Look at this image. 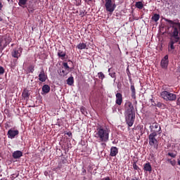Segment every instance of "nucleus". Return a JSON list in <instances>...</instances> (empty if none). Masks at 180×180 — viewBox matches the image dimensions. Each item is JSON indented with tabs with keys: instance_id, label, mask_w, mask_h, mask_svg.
<instances>
[{
	"instance_id": "9b49d317",
	"label": "nucleus",
	"mask_w": 180,
	"mask_h": 180,
	"mask_svg": "<svg viewBox=\"0 0 180 180\" xmlns=\"http://www.w3.org/2000/svg\"><path fill=\"white\" fill-rule=\"evenodd\" d=\"M22 48L13 49L11 53L12 57H13L14 58H18L19 57H20V54H22Z\"/></svg>"
},
{
	"instance_id": "09e8293b",
	"label": "nucleus",
	"mask_w": 180,
	"mask_h": 180,
	"mask_svg": "<svg viewBox=\"0 0 180 180\" xmlns=\"http://www.w3.org/2000/svg\"><path fill=\"white\" fill-rule=\"evenodd\" d=\"M4 20V19H2L1 17H0V22H2Z\"/></svg>"
},
{
	"instance_id": "603ef678",
	"label": "nucleus",
	"mask_w": 180,
	"mask_h": 180,
	"mask_svg": "<svg viewBox=\"0 0 180 180\" xmlns=\"http://www.w3.org/2000/svg\"><path fill=\"white\" fill-rule=\"evenodd\" d=\"M108 71H110V69H108Z\"/></svg>"
},
{
	"instance_id": "8fccbe9b",
	"label": "nucleus",
	"mask_w": 180,
	"mask_h": 180,
	"mask_svg": "<svg viewBox=\"0 0 180 180\" xmlns=\"http://www.w3.org/2000/svg\"><path fill=\"white\" fill-rule=\"evenodd\" d=\"M156 105H157V103H154L153 104V106H157Z\"/></svg>"
},
{
	"instance_id": "37998d69",
	"label": "nucleus",
	"mask_w": 180,
	"mask_h": 180,
	"mask_svg": "<svg viewBox=\"0 0 180 180\" xmlns=\"http://www.w3.org/2000/svg\"><path fill=\"white\" fill-rule=\"evenodd\" d=\"M72 134L71 132H68V133H67V135L69 136V137H70V136H72Z\"/></svg>"
},
{
	"instance_id": "423d86ee",
	"label": "nucleus",
	"mask_w": 180,
	"mask_h": 180,
	"mask_svg": "<svg viewBox=\"0 0 180 180\" xmlns=\"http://www.w3.org/2000/svg\"><path fill=\"white\" fill-rule=\"evenodd\" d=\"M151 133H155L156 134H161V127L160 126V124L157 122H154L152 125L150 127Z\"/></svg>"
},
{
	"instance_id": "7c9ffc66",
	"label": "nucleus",
	"mask_w": 180,
	"mask_h": 180,
	"mask_svg": "<svg viewBox=\"0 0 180 180\" xmlns=\"http://www.w3.org/2000/svg\"><path fill=\"white\" fill-rule=\"evenodd\" d=\"M79 15L82 16V18H84L85 15H86V13H85V10H82L79 11Z\"/></svg>"
},
{
	"instance_id": "2f4dec72",
	"label": "nucleus",
	"mask_w": 180,
	"mask_h": 180,
	"mask_svg": "<svg viewBox=\"0 0 180 180\" xmlns=\"http://www.w3.org/2000/svg\"><path fill=\"white\" fill-rule=\"evenodd\" d=\"M167 155H169V157H172V158H175V157H176V155L174 153H168Z\"/></svg>"
},
{
	"instance_id": "c85d7f7f",
	"label": "nucleus",
	"mask_w": 180,
	"mask_h": 180,
	"mask_svg": "<svg viewBox=\"0 0 180 180\" xmlns=\"http://www.w3.org/2000/svg\"><path fill=\"white\" fill-rule=\"evenodd\" d=\"M98 75L100 79H103L105 78V75L102 72H98Z\"/></svg>"
},
{
	"instance_id": "393cba45",
	"label": "nucleus",
	"mask_w": 180,
	"mask_h": 180,
	"mask_svg": "<svg viewBox=\"0 0 180 180\" xmlns=\"http://www.w3.org/2000/svg\"><path fill=\"white\" fill-rule=\"evenodd\" d=\"M158 108H160V109H165V105L161 102H158L156 104H155Z\"/></svg>"
},
{
	"instance_id": "2eb2a0df",
	"label": "nucleus",
	"mask_w": 180,
	"mask_h": 180,
	"mask_svg": "<svg viewBox=\"0 0 180 180\" xmlns=\"http://www.w3.org/2000/svg\"><path fill=\"white\" fill-rule=\"evenodd\" d=\"M143 169L144 171H147L148 172H151L153 171V167H151V165L150 162L146 163L143 165Z\"/></svg>"
},
{
	"instance_id": "cd10ccee",
	"label": "nucleus",
	"mask_w": 180,
	"mask_h": 180,
	"mask_svg": "<svg viewBox=\"0 0 180 180\" xmlns=\"http://www.w3.org/2000/svg\"><path fill=\"white\" fill-rule=\"evenodd\" d=\"M132 167L134 169H135L136 171H140V167H138L137 163H136V162H134Z\"/></svg>"
},
{
	"instance_id": "c03bdc74",
	"label": "nucleus",
	"mask_w": 180,
	"mask_h": 180,
	"mask_svg": "<svg viewBox=\"0 0 180 180\" xmlns=\"http://www.w3.org/2000/svg\"><path fill=\"white\" fill-rule=\"evenodd\" d=\"M2 46V39H0V47Z\"/></svg>"
},
{
	"instance_id": "aec40b11",
	"label": "nucleus",
	"mask_w": 180,
	"mask_h": 180,
	"mask_svg": "<svg viewBox=\"0 0 180 180\" xmlns=\"http://www.w3.org/2000/svg\"><path fill=\"white\" fill-rule=\"evenodd\" d=\"M70 72L65 69H63L62 71L60 72L59 75L60 77H66V75H68Z\"/></svg>"
},
{
	"instance_id": "f257e3e1",
	"label": "nucleus",
	"mask_w": 180,
	"mask_h": 180,
	"mask_svg": "<svg viewBox=\"0 0 180 180\" xmlns=\"http://www.w3.org/2000/svg\"><path fill=\"white\" fill-rule=\"evenodd\" d=\"M125 119L129 127H131L136 119V111L134 110V106L130 101L125 103Z\"/></svg>"
},
{
	"instance_id": "72a5a7b5",
	"label": "nucleus",
	"mask_w": 180,
	"mask_h": 180,
	"mask_svg": "<svg viewBox=\"0 0 180 180\" xmlns=\"http://www.w3.org/2000/svg\"><path fill=\"white\" fill-rule=\"evenodd\" d=\"M109 75L111 77V78H116V72H115L109 73Z\"/></svg>"
},
{
	"instance_id": "dca6fc26",
	"label": "nucleus",
	"mask_w": 180,
	"mask_h": 180,
	"mask_svg": "<svg viewBox=\"0 0 180 180\" xmlns=\"http://www.w3.org/2000/svg\"><path fill=\"white\" fill-rule=\"evenodd\" d=\"M22 96L24 99H29L30 94H29V90L25 89L22 93Z\"/></svg>"
},
{
	"instance_id": "f8f14e48",
	"label": "nucleus",
	"mask_w": 180,
	"mask_h": 180,
	"mask_svg": "<svg viewBox=\"0 0 180 180\" xmlns=\"http://www.w3.org/2000/svg\"><path fill=\"white\" fill-rule=\"evenodd\" d=\"M58 56L59 57V58L62 60H67V58H68V56H67V53L62 50H58Z\"/></svg>"
},
{
	"instance_id": "a211bd4d",
	"label": "nucleus",
	"mask_w": 180,
	"mask_h": 180,
	"mask_svg": "<svg viewBox=\"0 0 180 180\" xmlns=\"http://www.w3.org/2000/svg\"><path fill=\"white\" fill-rule=\"evenodd\" d=\"M42 91L44 94H49V92H50V86H49V84H44L42 86Z\"/></svg>"
},
{
	"instance_id": "9d476101",
	"label": "nucleus",
	"mask_w": 180,
	"mask_h": 180,
	"mask_svg": "<svg viewBox=\"0 0 180 180\" xmlns=\"http://www.w3.org/2000/svg\"><path fill=\"white\" fill-rule=\"evenodd\" d=\"M115 96H116L115 103L116 105H118L119 106H120L122 103H123V95H122V94L120 93H117L115 94Z\"/></svg>"
},
{
	"instance_id": "473e14b6",
	"label": "nucleus",
	"mask_w": 180,
	"mask_h": 180,
	"mask_svg": "<svg viewBox=\"0 0 180 180\" xmlns=\"http://www.w3.org/2000/svg\"><path fill=\"white\" fill-rule=\"evenodd\" d=\"M5 73V69H4V67L0 66V75H2Z\"/></svg>"
},
{
	"instance_id": "3c124183",
	"label": "nucleus",
	"mask_w": 180,
	"mask_h": 180,
	"mask_svg": "<svg viewBox=\"0 0 180 180\" xmlns=\"http://www.w3.org/2000/svg\"><path fill=\"white\" fill-rule=\"evenodd\" d=\"M89 2H92L93 0H87Z\"/></svg>"
},
{
	"instance_id": "20e7f679",
	"label": "nucleus",
	"mask_w": 180,
	"mask_h": 180,
	"mask_svg": "<svg viewBox=\"0 0 180 180\" xmlns=\"http://www.w3.org/2000/svg\"><path fill=\"white\" fill-rule=\"evenodd\" d=\"M160 96L165 99V101H176V94H174L172 93H169L167 91H163L160 94Z\"/></svg>"
},
{
	"instance_id": "58836bf2",
	"label": "nucleus",
	"mask_w": 180,
	"mask_h": 180,
	"mask_svg": "<svg viewBox=\"0 0 180 180\" xmlns=\"http://www.w3.org/2000/svg\"><path fill=\"white\" fill-rule=\"evenodd\" d=\"M176 105H180V97L177 98Z\"/></svg>"
},
{
	"instance_id": "ddd939ff",
	"label": "nucleus",
	"mask_w": 180,
	"mask_h": 180,
	"mask_svg": "<svg viewBox=\"0 0 180 180\" xmlns=\"http://www.w3.org/2000/svg\"><path fill=\"white\" fill-rule=\"evenodd\" d=\"M118 153H119V150L117 149V148L116 146L111 147L110 153V155L111 157H116V155H117Z\"/></svg>"
},
{
	"instance_id": "7ed1b4c3",
	"label": "nucleus",
	"mask_w": 180,
	"mask_h": 180,
	"mask_svg": "<svg viewBox=\"0 0 180 180\" xmlns=\"http://www.w3.org/2000/svg\"><path fill=\"white\" fill-rule=\"evenodd\" d=\"M157 136L158 134L151 132L149 136V146L153 147L155 150H158V141L157 140Z\"/></svg>"
},
{
	"instance_id": "de8ad7c7",
	"label": "nucleus",
	"mask_w": 180,
	"mask_h": 180,
	"mask_svg": "<svg viewBox=\"0 0 180 180\" xmlns=\"http://www.w3.org/2000/svg\"><path fill=\"white\" fill-rule=\"evenodd\" d=\"M11 2H13V0H7L8 2H11Z\"/></svg>"
},
{
	"instance_id": "c9c22d12",
	"label": "nucleus",
	"mask_w": 180,
	"mask_h": 180,
	"mask_svg": "<svg viewBox=\"0 0 180 180\" xmlns=\"http://www.w3.org/2000/svg\"><path fill=\"white\" fill-rule=\"evenodd\" d=\"M82 175H86V169L84 167L82 169Z\"/></svg>"
},
{
	"instance_id": "c756f323",
	"label": "nucleus",
	"mask_w": 180,
	"mask_h": 180,
	"mask_svg": "<svg viewBox=\"0 0 180 180\" xmlns=\"http://www.w3.org/2000/svg\"><path fill=\"white\" fill-rule=\"evenodd\" d=\"M28 70H29V72H31V74H33V72H34V66L33 65L30 66Z\"/></svg>"
},
{
	"instance_id": "6e6552de",
	"label": "nucleus",
	"mask_w": 180,
	"mask_h": 180,
	"mask_svg": "<svg viewBox=\"0 0 180 180\" xmlns=\"http://www.w3.org/2000/svg\"><path fill=\"white\" fill-rule=\"evenodd\" d=\"M38 77L39 81H40L41 82H46V81L47 80V75L46 74V72H44V69H43V68L40 69Z\"/></svg>"
},
{
	"instance_id": "49530a36",
	"label": "nucleus",
	"mask_w": 180,
	"mask_h": 180,
	"mask_svg": "<svg viewBox=\"0 0 180 180\" xmlns=\"http://www.w3.org/2000/svg\"><path fill=\"white\" fill-rule=\"evenodd\" d=\"M101 146H106V143H101Z\"/></svg>"
},
{
	"instance_id": "864d4df0",
	"label": "nucleus",
	"mask_w": 180,
	"mask_h": 180,
	"mask_svg": "<svg viewBox=\"0 0 180 180\" xmlns=\"http://www.w3.org/2000/svg\"><path fill=\"white\" fill-rule=\"evenodd\" d=\"M151 102H154V101H153V100H151Z\"/></svg>"
},
{
	"instance_id": "ea45409f",
	"label": "nucleus",
	"mask_w": 180,
	"mask_h": 180,
	"mask_svg": "<svg viewBox=\"0 0 180 180\" xmlns=\"http://www.w3.org/2000/svg\"><path fill=\"white\" fill-rule=\"evenodd\" d=\"M5 41H6V44H8V43H11V41H9V39H5Z\"/></svg>"
},
{
	"instance_id": "f03ea898",
	"label": "nucleus",
	"mask_w": 180,
	"mask_h": 180,
	"mask_svg": "<svg viewBox=\"0 0 180 180\" xmlns=\"http://www.w3.org/2000/svg\"><path fill=\"white\" fill-rule=\"evenodd\" d=\"M109 133H110V129L108 126L98 125L95 137L100 140L101 143H108L109 141Z\"/></svg>"
},
{
	"instance_id": "1a4fd4ad",
	"label": "nucleus",
	"mask_w": 180,
	"mask_h": 180,
	"mask_svg": "<svg viewBox=\"0 0 180 180\" xmlns=\"http://www.w3.org/2000/svg\"><path fill=\"white\" fill-rule=\"evenodd\" d=\"M19 134L18 130H13V129H11L8 131L7 136L8 139H15L16 136Z\"/></svg>"
},
{
	"instance_id": "a18cd8bd",
	"label": "nucleus",
	"mask_w": 180,
	"mask_h": 180,
	"mask_svg": "<svg viewBox=\"0 0 180 180\" xmlns=\"http://www.w3.org/2000/svg\"><path fill=\"white\" fill-rule=\"evenodd\" d=\"M60 162L61 164H65V160H62Z\"/></svg>"
},
{
	"instance_id": "4be33fe9",
	"label": "nucleus",
	"mask_w": 180,
	"mask_h": 180,
	"mask_svg": "<svg viewBox=\"0 0 180 180\" xmlns=\"http://www.w3.org/2000/svg\"><path fill=\"white\" fill-rule=\"evenodd\" d=\"M67 84L68 85H74V77H70L68 79H67Z\"/></svg>"
},
{
	"instance_id": "e433bc0d",
	"label": "nucleus",
	"mask_w": 180,
	"mask_h": 180,
	"mask_svg": "<svg viewBox=\"0 0 180 180\" xmlns=\"http://www.w3.org/2000/svg\"><path fill=\"white\" fill-rule=\"evenodd\" d=\"M58 169H61V168H63V163H61V162L58 163Z\"/></svg>"
},
{
	"instance_id": "79ce46f5",
	"label": "nucleus",
	"mask_w": 180,
	"mask_h": 180,
	"mask_svg": "<svg viewBox=\"0 0 180 180\" xmlns=\"http://www.w3.org/2000/svg\"><path fill=\"white\" fill-rule=\"evenodd\" d=\"M11 176H12V178H18V175L15 176V174H12V175H11Z\"/></svg>"
},
{
	"instance_id": "5701e85b",
	"label": "nucleus",
	"mask_w": 180,
	"mask_h": 180,
	"mask_svg": "<svg viewBox=\"0 0 180 180\" xmlns=\"http://www.w3.org/2000/svg\"><path fill=\"white\" fill-rule=\"evenodd\" d=\"M19 6L23 7L26 4H27V0H18Z\"/></svg>"
},
{
	"instance_id": "f704fd0d",
	"label": "nucleus",
	"mask_w": 180,
	"mask_h": 180,
	"mask_svg": "<svg viewBox=\"0 0 180 180\" xmlns=\"http://www.w3.org/2000/svg\"><path fill=\"white\" fill-rule=\"evenodd\" d=\"M80 112H82V113L83 115H85V112H86V108H85L84 107H82L81 109H80Z\"/></svg>"
},
{
	"instance_id": "f3484780",
	"label": "nucleus",
	"mask_w": 180,
	"mask_h": 180,
	"mask_svg": "<svg viewBox=\"0 0 180 180\" xmlns=\"http://www.w3.org/2000/svg\"><path fill=\"white\" fill-rule=\"evenodd\" d=\"M131 98L134 101H136V87H134V84L131 85Z\"/></svg>"
},
{
	"instance_id": "bb28decb",
	"label": "nucleus",
	"mask_w": 180,
	"mask_h": 180,
	"mask_svg": "<svg viewBox=\"0 0 180 180\" xmlns=\"http://www.w3.org/2000/svg\"><path fill=\"white\" fill-rule=\"evenodd\" d=\"M168 162H169V164H171V165H172V167H175L176 165V160H171V159H168Z\"/></svg>"
},
{
	"instance_id": "39448f33",
	"label": "nucleus",
	"mask_w": 180,
	"mask_h": 180,
	"mask_svg": "<svg viewBox=\"0 0 180 180\" xmlns=\"http://www.w3.org/2000/svg\"><path fill=\"white\" fill-rule=\"evenodd\" d=\"M105 8L107 12L110 13H113L115 9H116V4L112 1V0H105Z\"/></svg>"
},
{
	"instance_id": "a19ab883",
	"label": "nucleus",
	"mask_w": 180,
	"mask_h": 180,
	"mask_svg": "<svg viewBox=\"0 0 180 180\" xmlns=\"http://www.w3.org/2000/svg\"><path fill=\"white\" fill-rule=\"evenodd\" d=\"M3 5H2V3L0 2V11H2V8H3Z\"/></svg>"
},
{
	"instance_id": "6ab92c4d",
	"label": "nucleus",
	"mask_w": 180,
	"mask_h": 180,
	"mask_svg": "<svg viewBox=\"0 0 180 180\" xmlns=\"http://www.w3.org/2000/svg\"><path fill=\"white\" fill-rule=\"evenodd\" d=\"M77 49H78L79 50H84V49H86V44H85V43H79L77 46Z\"/></svg>"
},
{
	"instance_id": "0eeeda50",
	"label": "nucleus",
	"mask_w": 180,
	"mask_h": 180,
	"mask_svg": "<svg viewBox=\"0 0 180 180\" xmlns=\"http://www.w3.org/2000/svg\"><path fill=\"white\" fill-rule=\"evenodd\" d=\"M168 64H169V60H168V55H165L160 62V67L164 70L168 68Z\"/></svg>"
},
{
	"instance_id": "4c0bfd02",
	"label": "nucleus",
	"mask_w": 180,
	"mask_h": 180,
	"mask_svg": "<svg viewBox=\"0 0 180 180\" xmlns=\"http://www.w3.org/2000/svg\"><path fill=\"white\" fill-rule=\"evenodd\" d=\"M76 1V5L77 6H79V5H81V0H75Z\"/></svg>"
},
{
	"instance_id": "412c9836",
	"label": "nucleus",
	"mask_w": 180,
	"mask_h": 180,
	"mask_svg": "<svg viewBox=\"0 0 180 180\" xmlns=\"http://www.w3.org/2000/svg\"><path fill=\"white\" fill-rule=\"evenodd\" d=\"M151 20L153 22H158V20H160V14H154L151 18Z\"/></svg>"
},
{
	"instance_id": "a878e982",
	"label": "nucleus",
	"mask_w": 180,
	"mask_h": 180,
	"mask_svg": "<svg viewBox=\"0 0 180 180\" xmlns=\"http://www.w3.org/2000/svg\"><path fill=\"white\" fill-rule=\"evenodd\" d=\"M63 67L62 68H64V70H66L67 71H69V72H70V66H68V63H63Z\"/></svg>"
},
{
	"instance_id": "4468645a",
	"label": "nucleus",
	"mask_w": 180,
	"mask_h": 180,
	"mask_svg": "<svg viewBox=\"0 0 180 180\" xmlns=\"http://www.w3.org/2000/svg\"><path fill=\"white\" fill-rule=\"evenodd\" d=\"M23 156V153L20 150L14 151L13 153V158L17 160L18 158H20V157Z\"/></svg>"
},
{
	"instance_id": "b1692460",
	"label": "nucleus",
	"mask_w": 180,
	"mask_h": 180,
	"mask_svg": "<svg viewBox=\"0 0 180 180\" xmlns=\"http://www.w3.org/2000/svg\"><path fill=\"white\" fill-rule=\"evenodd\" d=\"M135 6L138 8V9H143L144 6L143 5V2L138 1L136 3Z\"/></svg>"
}]
</instances>
